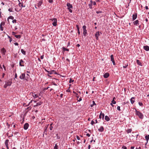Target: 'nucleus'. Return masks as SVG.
Masks as SVG:
<instances>
[{
  "label": "nucleus",
  "instance_id": "nucleus-1",
  "mask_svg": "<svg viewBox=\"0 0 149 149\" xmlns=\"http://www.w3.org/2000/svg\"><path fill=\"white\" fill-rule=\"evenodd\" d=\"M136 115L138 116L141 119H143V115L140 112L136 109Z\"/></svg>",
  "mask_w": 149,
  "mask_h": 149
},
{
  "label": "nucleus",
  "instance_id": "nucleus-2",
  "mask_svg": "<svg viewBox=\"0 0 149 149\" xmlns=\"http://www.w3.org/2000/svg\"><path fill=\"white\" fill-rule=\"evenodd\" d=\"M66 5L68 7V9L69 11L71 13H72V5L69 3H67Z\"/></svg>",
  "mask_w": 149,
  "mask_h": 149
},
{
  "label": "nucleus",
  "instance_id": "nucleus-3",
  "mask_svg": "<svg viewBox=\"0 0 149 149\" xmlns=\"http://www.w3.org/2000/svg\"><path fill=\"white\" fill-rule=\"evenodd\" d=\"M52 24L54 26H56L57 25V19L56 18H54L53 19Z\"/></svg>",
  "mask_w": 149,
  "mask_h": 149
},
{
  "label": "nucleus",
  "instance_id": "nucleus-4",
  "mask_svg": "<svg viewBox=\"0 0 149 149\" xmlns=\"http://www.w3.org/2000/svg\"><path fill=\"white\" fill-rule=\"evenodd\" d=\"M12 80H8L5 81V84L8 86H10L12 84Z\"/></svg>",
  "mask_w": 149,
  "mask_h": 149
},
{
  "label": "nucleus",
  "instance_id": "nucleus-5",
  "mask_svg": "<svg viewBox=\"0 0 149 149\" xmlns=\"http://www.w3.org/2000/svg\"><path fill=\"white\" fill-rule=\"evenodd\" d=\"M100 32L99 31L97 32L96 33H95V36L96 37V40H98V37L100 36Z\"/></svg>",
  "mask_w": 149,
  "mask_h": 149
},
{
  "label": "nucleus",
  "instance_id": "nucleus-6",
  "mask_svg": "<svg viewBox=\"0 0 149 149\" xmlns=\"http://www.w3.org/2000/svg\"><path fill=\"white\" fill-rule=\"evenodd\" d=\"M19 78L21 79H24L26 80L25 78V74L24 73H22L19 77Z\"/></svg>",
  "mask_w": 149,
  "mask_h": 149
},
{
  "label": "nucleus",
  "instance_id": "nucleus-7",
  "mask_svg": "<svg viewBox=\"0 0 149 149\" xmlns=\"http://www.w3.org/2000/svg\"><path fill=\"white\" fill-rule=\"evenodd\" d=\"M137 14L136 13H135L134 14L132 15V20L134 21L137 18Z\"/></svg>",
  "mask_w": 149,
  "mask_h": 149
},
{
  "label": "nucleus",
  "instance_id": "nucleus-8",
  "mask_svg": "<svg viewBox=\"0 0 149 149\" xmlns=\"http://www.w3.org/2000/svg\"><path fill=\"white\" fill-rule=\"evenodd\" d=\"M104 113H102V111H101V113L99 116V118L100 119L102 117V119H103L104 118Z\"/></svg>",
  "mask_w": 149,
  "mask_h": 149
},
{
  "label": "nucleus",
  "instance_id": "nucleus-9",
  "mask_svg": "<svg viewBox=\"0 0 149 149\" xmlns=\"http://www.w3.org/2000/svg\"><path fill=\"white\" fill-rule=\"evenodd\" d=\"M29 125L28 123H25L24 125V128L25 130H27L29 127Z\"/></svg>",
  "mask_w": 149,
  "mask_h": 149
},
{
  "label": "nucleus",
  "instance_id": "nucleus-10",
  "mask_svg": "<svg viewBox=\"0 0 149 149\" xmlns=\"http://www.w3.org/2000/svg\"><path fill=\"white\" fill-rule=\"evenodd\" d=\"M93 2L92 1V0H90V3H89L88 4V6H89V8L91 9H92L93 8L92 7Z\"/></svg>",
  "mask_w": 149,
  "mask_h": 149
},
{
  "label": "nucleus",
  "instance_id": "nucleus-11",
  "mask_svg": "<svg viewBox=\"0 0 149 149\" xmlns=\"http://www.w3.org/2000/svg\"><path fill=\"white\" fill-rule=\"evenodd\" d=\"M98 130L100 132H103L104 130V127L102 126H101L100 127V128L98 129Z\"/></svg>",
  "mask_w": 149,
  "mask_h": 149
},
{
  "label": "nucleus",
  "instance_id": "nucleus-12",
  "mask_svg": "<svg viewBox=\"0 0 149 149\" xmlns=\"http://www.w3.org/2000/svg\"><path fill=\"white\" fill-rule=\"evenodd\" d=\"M19 65L21 66H24V61L22 59L19 62Z\"/></svg>",
  "mask_w": 149,
  "mask_h": 149
},
{
  "label": "nucleus",
  "instance_id": "nucleus-13",
  "mask_svg": "<svg viewBox=\"0 0 149 149\" xmlns=\"http://www.w3.org/2000/svg\"><path fill=\"white\" fill-rule=\"evenodd\" d=\"M143 49L146 51H148L149 50V47L148 46H144Z\"/></svg>",
  "mask_w": 149,
  "mask_h": 149
},
{
  "label": "nucleus",
  "instance_id": "nucleus-14",
  "mask_svg": "<svg viewBox=\"0 0 149 149\" xmlns=\"http://www.w3.org/2000/svg\"><path fill=\"white\" fill-rule=\"evenodd\" d=\"M6 52V50L4 48H3L1 49V52L3 54V55H5Z\"/></svg>",
  "mask_w": 149,
  "mask_h": 149
},
{
  "label": "nucleus",
  "instance_id": "nucleus-15",
  "mask_svg": "<svg viewBox=\"0 0 149 149\" xmlns=\"http://www.w3.org/2000/svg\"><path fill=\"white\" fill-rule=\"evenodd\" d=\"M109 74L107 72L104 74L103 76L104 78H107L109 77Z\"/></svg>",
  "mask_w": 149,
  "mask_h": 149
},
{
  "label": "nucleus",
  "instance_id": "nucleus-16",
  "mask_svg": "<svg viewBox=\"0 0 149 149\" xmlns=\"http://www.w3.org/2000/svg\"><path fill=\"white\" fill-rule=\"evenodd\" d=\"M139 21L138 20H137L134 21L133 22V23L134 25H136V26H138L139 24Z\"/></svg>",
  "mask_w": 149,
  "mask_h": 149
},
{
  "label": "nucleus",
  "instance_id": "nucleus-17",
  "mask_svg": "<svg viewBox=\"0 0 149 149\" xmlns=\"http://www.w3.org/2000/svg\"><path fill=\"white\" fill-rule=\"evenodd\" d=\"M111 60L112 61L114 65H115V63L114 59L113 56H111Z\"/></svg>",
  "mask_w": 149,
  "mask_h": 149
},
{
  "label": "nucleus",
  "instance_id": "nucleus-18",
  "mask_svg": "<svg viewBox=\"0 0 149 149\" xmlns=\"http://www.w3.org/2000/svg\"><path fill=\"white\" fill-rule=\"evenodd\" d=\"M49 125L48 124L46 127L45 126V131L44 132V133H45V134H46V133L47 132V128L48 127Z\"/></svg>",
  "mask_w": 149,
  "mask_h": 149
},
{
  "label": "nucleus",
  "instance_id": "nucleus-19",
  "mask_svg": "<svg viewBox=\"0 0 149 149\" xmlns=\"http://www.w3.org/2000/svg\"><path fill=\"white\" fill-rule=\"evenodd\" d=\"M133 99L134 100L135 97H132L130 99L131 102L132 104H133L134 102H135V101L134 100H133Z\"/></svg>",
  "mask_w": 149,
  "mask_h": 149
},
{
  "label": "nucleus",
  "instance_id": "nucleus-20",
  "mask_svg": "<svg viewBox=\"0 0 149 149\" xmlns=\"http://www.w3.org/2000/svg\"><path fill=\"white\" fill-rule=\"evenodd\" d=\"M105 119L107 121H108L110 120V118L108 116H106L105 117Z\"/></svg>",
  "mask_w": 149,
  "mask_h": 149
},
{
  "label": "nucleus",
  "instance_id": "nucleus-21",
  "mask_svg": "<svg viewBox=\"0 0 149 149\" xmlns=\"http://www.w3.org/2000/svg\"><path fill=\"white\" fill-rule=\"evenodd\" d=\"M9 140L8 139H7L5 141V144L6 147H7V146H8V143Z\"/></svg>",
  "mask_w": 149,
  "mask_h": 149
},
{
  "label": "nucleus",
  "instance_id": "nucleus-22",
  "mask_svg": "<svg viewBox=\"0 0 149 149\" xmlns=\"http://www.w3.org/2000/svg\"><path fill=\"white\" fill-rule=\"evenodd\" d=\"M87 33V30L86 29L83 30V34L84 36H86Z\"/></svg>",
  "mask_w": 149,
  "mask_h": 149
},
{
  "label": "nucleus",
  "instance_id": "nucleus-23",
  "mask_svg": "<svg viewBox=\"0 0 149 149\" xmlns=\"http://www.w3.org/2000/svg\"><path fill=\"white\" fill-rule=\"evenodd\" d=\"M145 138L146 141L148 142L149 139V135H146L145 136Z\"/></svg>",
  "mask_w": 149,
  "mask_h": 149
},
{
  "label": "nucleus",
  "instance_id": "nucleus-24",
  "mask_svg": "<svg viewBox=\"0 0 149 149\" xmlns=\"http://www.w3.org/2000/svg\"><path fill=\"white\" fill-rule=\"evenodd\" d=\"M62 49L63 51V52H64L65 51H69V49H68L64 47H62Z\"/></svg>",
  "mask_w": 149,
  "mask_h": 149
},
{
  "label": "nucleus",
  "instance_id": "nucleus-25",
  "mask_svg": "<svg viewBox=\"0 0 149 149\" xmlns=\"http://www.w3.org/2000/svg\"><path fill=\"white\" fill-rule=\"evenodd\" d=\"M136 63L138 64V65H141V66L142 65L141 63V62H140V61H139V60H136Z\"/></svg>",
  "mask_w": 149,
  "mask_h": 149
},
{
  "label": "nucleus",
  "instance_id": "nucleus-26",
  "mask_svg": "<svg viewBox=\"0 0 149 149\" xmlns=\"http://www.w3.org/2000/svg\"><path fill=\"white\" fill-rule=\"evenodd\" d=\"M42 3V2L41 1H39L38 3V7H39L41 5Z\"/></svg>",
  "mask_w": 149,
  "mask_h": 149
},
{
  "label": "nucleus",
  "instance_id": "nucleus-27",
  "mask_svg": "<svg viewBox=\"0 0 149 149\" xmlns=\"http://www.w3.org/2000/svg\"><path fill=\"white\" fill-rule=\"evenodd\" d=\"M41 104V102H37L36 104L35 105H34V107H37V106H38V105H40Z\"/></svg>",
  "mask_w": 149,
  "mask_h": 149
},
{
  "label": "nucleus",
  "instance_id": "nucleus-28",
  "mask_svg": "<svg viewBox=\"0 0 149 149\" xmlns=\"http://www.w3.org/2000/svg\"><path fill=\"white\" fill-rule=\"evenodd\" d=\"M15 37L17 38H20L21 37V36L20 35H14Z\"/></svg>",
  "mask_w": 149,
  "mask_h": 149
},
{
  "label": "nucleus",
  "instance_id": "nucleus-29",
  "mask_svg": "<svg viewBox=\"0 0 149 149\" xmlns=\"http://www.w3.org/2000/svg\"><path fill=\"white\" fill-rule=\"evenodd\" d=\"M14 19V17L13 16H10L8 17V21L9 19H11L13 20Z\"/></svg>",
  "mask_w": 149,
  "mask_h": 149
},
{
  "label": "nucleus",
  "instance_id": "nucleus-30",
  "mask_svg": "<svg viewBox=\"0 0 149 149\" xmlns=\"http://www.w3.org/2000/svg\"><path fill=\"white\" fill-rule=\"evenodd\" d=\"M21 52L24 55H25V52L24 50L22 49H21Z\"/></svg>",
  "mask_w": 149,
  "mask_h": 149
},
{
  "label": "nucleus",
  "instance_id": "nucleus-31",
  "mask_svg": "<svg viewBox=\"0 0 149 149\" xmlns=\"http://www.w3.org/2000/svg\"><path fill=\"white\" fill-rule=\"evenodd\" d=\"M132 131V130L131 129H129L127 130V132L128 133H131Z\"/></svg>",
  "mask_w": 149,
  "mask_h": 149
},
{
  "label": "nucleus",
  "instance_id": "nucleus-32",
  "mask_svg": "<svg viewBox=\"0 0 149 149\" xmlns=\"http://www.w3.org/2000/svg\"><path fill=\"white\" fill-rule=\"evenodd\" d=\"M5 24V23L4 22H2L0 24V25L2 26H4Z\"/></svg>",
  "mask_w": 149,
  "mask_h": 149
},
{
  "label": "nucleus",
  "instance_id": "nucleus-33",
  "mask_svg": "<svg viewBox=\"0 0 149 149\" xmlns=\"http://www.w3.org/2000/svg\"><path fill=\"white\" fill-rule=\"evenodd\" d=\"M33 97L34 98H36L37 97H38V95L37 94H35L34 95H33Z\"/></svg>",
  "mask_w": 149,
  "mask_h": 149
},
{
  "label": "nucleus",
  "instance_id": "nucleus-34",
  "mask_svg": "<svg viewBox=\"0 0 149 149\" xmlns=\"http://www.w3.org/2000/svg\"><path fill=\"white\" fill-rule=\"evenodd\" d=\"M52 123H51L50 125V129L51 130H52V129L53 128V127L52 126Z\"/></svg>",
  "mask_w": 149,
  "mask_h": 149
},
{
  "label": "nucleus",
  "instance_id": "nucleus-35",
  "mask_svg": "<svg viewBox=\"0 0 149 149\" xmlns=\"http://www.w3.org/2000/svg\"><path fill=\"white\" fill-rule=\"evenodd\" d=\"M18 5L19 7H23V4L21 3L20 2H19Z\"/></svg>",
  "mask_w": 149,
  "mask_h": 149
},
{
  "label": "nucleus",
  "instance_id": "nucleus-36",
  "mask_svg": "<svg viewBox=\"0 0 149 149\" xmlns=\"http://www.w3.org/2000/svg\"><path fill=\"white\" fill-rule=\"evenodd\" d=\"M128 65V63H127V64L125 65H123V68H126L127 67Z\"/></svg>",
  "mask_w": 149,
  "mask_h": 149
},
{
  "label": "nucleus",
  "instance_id": "nucleus-37",
  "mask_svg": "<svg viewBox=\"0 0 149 149\" xmlns=\"http://www.w3.org/2000/svg\"><path fill=\"white\" fill-rule=\"evenodd\" d=\"M96 104L94 101H93V104H91V106L92 107H93L94 105H95Z\"/></svg>",
  "mask_w": 149,
  "mask_h": 149
},
{
  "label": "nucleus",
  "instance_id": "nucleus-38",
  "mask_svg": "<svg viewBox=\"0 0 149 149\" xmlns=\"http://www.w3.org/2000/svg\"><path fill=\"white\" fill-rule=\"evenodd\" d=\"M58 146H57V144H56L54 148V149H58Z\"/></svg>",
  "mask_w": 149,
  "mask_h": 149
},
{
  "label": "nucleus",
  "instance_id": "nucleus-39",
  "mask_svg": "<svg viewBox=\"0 0 149 149\" xmlns=\"http://www.w3.org/2000/svg\"><path fill=\"white\" fill-rule=\"evenodd\" d=\"M74 80H72L71 78H70V79L69 82L70 83H71L73 82H74Z\"/></svg>",
  "mask_w": 149,
  "mask_h": 149
},
{
  "label": "nucleus",
  "instance_id": "nucleus-40",
  "mask_svg": "<svg viewBox=\"0 0 149 149\" xmlns=\"http://www.w3.org/2000/svg\"><path fill=\"white\" fill-rule=\"evenodd\" d=\"M45 120V119H42L41 121L40 122V123H41L42 124L44 122V120Z\"/></svg>",
  "mask_w": 149,
  "mask_h": 149
},
{
  "label": "nucleus",
  "instance_id": "nucleus-41",
  "mask_svg": "<svg viewBox=\"0 0 149 149\" xmlns=\"http://www.w3.org/2000/svg\"><path fill=\"white\" fill-rule=\"evenodd\" d=\"M0 30L1 31H3V28L2 27V26L1 25H0Z\"/></svg>",
  "mask_w": 149,
  "mask_h": 149
},
{
  "label": "nucleus",
  "instance_id": "nucleus-42",
  "mask_svg": "<svg viewBox=\"0 0 149 149\" xmlns=\"http://www.w3.org/2000/svg\"><path fill=\"white\" fill-rule=\"evenodd\" d=\"M32 101H33V100H31L27 105L25 106H25H28L30 105V104L32 102Z\"/></svg>",
  "mask_w": 149,
  "mask_h": 149
},
{
  "label": "nucleus",
  "instance_id": "nucleus-43",
  "mask_svg": "<svg viewBox=\"0 0 149 149\" xmlns=\"http://www.w3.org/2000/svg\"><path fill=\"white\" fill-rule=\"evenodd\" d=\"M82 28H83V30H85L86 29V26L85 25L83 26Z\"/></svg>",
  "mask_w": 149,
  "mask_h": 149
},
{
  "label": "nucleus",
  "instance_id": "nucleus-44",
  "mask_svg": "<svg viewBox=\"0 0 149 149\" xmlns=\"http://www.w3.org/2000/svg\"><path fill=\"white\" fill-rule=\"evenodd\" d=\"M76 27L78 31H79V26L77 25H76Z\"/></svg>",
  "mask_w": 149,
  "mask_h": 149
},
{
  "label": "nucleus",
  "instance_id": "nucleus-45",
  "mask_svg": "<svg viewBox=\"0 0 149 149\" xmlns=\"http://www.w3.org/2000/svg\"><path fill=\"white\" fill-rule=\"evenodd\" d=\"M111 103L115 104L116 103V102L115 101V100H112L111 101Z\"/></svg>",
  "mask_w": 149,
  "mask_h": 149
},
{
  "label": "nucleus",
  "instance_id": "nucleus-46",
  "mask_svg": "<svg viewBox=\"0 0 149 149\" xmlns=\"http://www.w3.org/2000/svg\"><path fill=\"white\" fill-rule=\"evenodd\" d=\"M12 10H13L12 8H10L8 9V11L9 12H11L12 11Z\"/></svg>",
  "mask_w": 149,
  "mask_h": 149
},
{
  "label": "nucleus",
  "instance_id": "nucleus-47",
  "mask_svg": "<svg viewBox=\"0 0 149 149\" xmlns=\"http://www.w3.org/2000/svg\"><path fill=\"white\" fill-rule=\"evenodd\" d=\"M17 20L16 19H13L12 21V22L13 23H16V22Z\"/></svg>",
  "mask_w": 149,
  "mask_h": 149
},
{
  "label": "nucleus",
  "instance_id": "nucleus-48",
  "mask_svg": "<svg viewBox=\"0 0 149 149\" xmlns=\"http://www.w3.org/2000/svg\"><path fill=\"white\" fill-rule=\"evenodd\" d=\"M117 109L119 111H120V106H118V107H117Z\"/></svg>",
  "mask_w": 149,
  "mask_h": 149
},
{
  "label": "nucleus",
  "instance_id": "nucleus-49",
  "mask_svg": "<svg viewBox=\"0 0 149 149\" xmlns=\"http://www.w3.org/2000/svg\"><path fill=\"white\" fill-rule=\"evenodd\" d=\"M139 105L140 106H141L143 105V103L141 102H139Z\"/></svg>",
  "mask_w": 149,
  "mask_h": 149
},
{
  "label": "nucleus",
  "instance_id": "nucleus-50",
  "mask_svg": "<svg viewBox=\"0 0 149 149\" xmlns=\"http://www.w3.org/2000/svg\"><path fill=\"white\" fill-rule=\"evenodd\" d=\"M94 121L92 120L91 121V124L93 125L94 124Z\"/></svg>",
  "mask_w": 149,
  "mask_h": 149
},
{
  "label": "nucleus",
  "instance_id": "nucleus-51",
  "mask_svg": "<svg viewBox=\"0 0 149 149\" xmlns=\"http://www.w3.org/2000/svg\"><path fill=\"white\" fill-rule=\"evenodd\" d=\"M122 148H123V149H127V147L126 146H123L122 147Z\"/></svg>",
  "mask_w": 149,
  "mask_h": 149
},
{
  "label": "nucleus",
  "instance_id": "nucleus-52",
  "mask_svg": "<svg viewBox=\"0 0 149 149\" xmlns=\"http://www.w3.org/2000/svg\"><path fill=\"white\" fill-rule=\"evenodd\" d=\"M8 86L5 84L4 86V87L6 88H7V86Z\"/></svg>",
  "mask_w": 149,
  "mask_h": 149
},
{
  "label": "nucleus",
  "instance_id": "nucleus-53",
  "mask_svg": "<svg viewBox=\"0 0 149 149\" xmlns=\"http://www.w3.org/2000/svg\"><path fill=\"white\" fill-rule=\"evenodd\" d=\"M93 4L94 5H96V3L95 1L93 2Z\"/></svg>",
  "mask_w": 149,
  "mask_h": 149
},
{
  "label": "nucleus",
  "instance_id": "nucleus-54",
  "mask_svg": "<svg viewBox=\"0 0 149 149\" xmlns=\"http://www.w3.org/2000/svg\"><path fill=\"white\" fill-rule=\"evenodd\" d=\"M76 137L77 140H79L80 139L79 137L78 136H77Z\"/></svg>",
  "mask_w": 149,
  "mask_h": 149
},
{
  "label": "nucleus",
  "instance_id": "nucleus-55",
  "mask_svg": "<svg viewBox=\"0 0 149 149\" xmlns=\"http://www.w3.org/2000/svg\"><path fill=\"white\" fill-rule=\"evenodd\" d=\"M48 89V88H44V89H43V91H45V90H47Z\"/></svg>",
  "mask_w": 149,
  "mask_h": 149
},
{
  "label": "nucleus",
  "instance_id": "nucleus-56",
  "mask_svg": "<svg viewBox=\"0 0 149 149\" xmlns=\"http://www.w3.org/2000/svg\"><path fill=\"white\" fill-rule=\"evenodd\" d=\"M15 78H17V75L16 73L15 74Z\"/></svg>",
  "mask_w": 149,
  "mask_h": 149
},
{
  "label": "nucleus",
  "instance_id": "nucleus-57",
  "mask_svg": "<svg viewBox=\"0 0 149 149\" xmlns=\"http://www.w3.org/2000/svg\"><path fill=\"white\" fill-rule=\"evenodd\" d=\"M86 135L88 137H89L90 136V134L88 133Z\"/></svg>",
  "mask_w": 149,
  "mask_h": 149
},
{
  "label": "nucleus",
  "instance_id": "nucleus-58",
  "mask_svg": "<svg viewBox=\"0 0 149 149\" xmlns=\"http://www.w3.org/2000/svg\"><path fill=\"white\" fill-rule=\"evenodd\" d=\"M82 100L81 98H80L78 100V101L80 102Z\"/></svg>",
  "mask_w": 149,
  "mask_h": 149
},
{
  "label": "nucleus",
  "instance_id": "nucleus-59",
  "mask_svg": "<svg viewBox=\"0 0 149 149\" xmlns=\"http://www.w3.org/2000/svg\"><path fill=\"white\" fill-rule=\"evenodd\" d=\"M14 44L15 45H18V44L17 42H15V43H14Z\"/></svg>",
  "mask_w": 149,
  "mask_h": 149
},
{
  "label": "nucleus",
  "instance_id": "nucleus-60",
  "mask_svg": "<svg viewBox=\"0 0 149 149\" xmlns=\"http://www.w3.org/2000/svg\"><path fill=\"white\" fill-rule=\"evenodd\" d=\"M145 8H146V10H148V6H145Z\"/></svg>",
  "mask_w": 149,
  "mask_h": 149
},
{
  "label": "nucleus",
  "instance_id": "nucleus-61",
  "mask_svg": "<svg viewBox=\"0 0 149 149\" xmlns=\"http://www.w3.org/2000/svg\"><path fill=\"white\" fill-rule=\"evenodd\" d=\"M3 68H4V70H6V68L4 66V65H3Z\"/></svg>",
  "mask_w": 149,
  "mask_h": 149
},
{
  "label": "nucleus",
  "instance_id": "nucleus-62",
  "mask_svg": "<svg viewBox=\"0 0 149 149\" xmlns=\"http://www.w3.org/2000/svg\"><path fill=\"white\" fill-rule=\"evenodd\" d=\"M49 2L50 3H52L53 2V1L52 0H49Z\"/></svg>",
  "mask_w": 149,
  "mask_h": 149
},
{
  "label": "nucleus",
  "instance_id": "nucleus-63",
  "mask_svg": "<svg viewBox=\"0 0 149 149\" xmlns=\"http://www.w3.org/2000/svg\"><path fill=\"white\" fill-rule=\"evenodd\" d=\"M16 33L14 32L13 31L12 32V34L14 36V35H15V34Z\"/></svg>",
  "mask_w": 149,
  "mask_h": 149
},
{
  "label": "nucleus",
  "instance_id": "nucleus-64",
  "mask_svg": "<svg viewBox=\"0 0 149 149\" xmlns=\"http://www.w3.org/2000/svg\"><path fill=\"white\" fill-rule=\"evenodd\" d=\"M80 46V45L79 44H77V46L78 47H79Z\"/></svg>",
  "mask_w": 149,
  "mask_h": 149
}]
</instances>
